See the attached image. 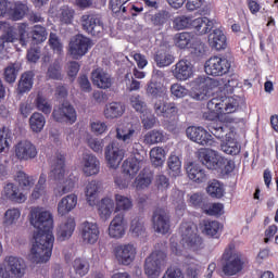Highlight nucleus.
I'll return each mask as SVG.
<instances>
[{"label": "nucleus", "instance_id": "39448f33", "mask_svg": "<svg viewBox=\"0 0 278 278\" xmlns=\"http://www.w3.org/2000/svg\"><path fill=\"white\" fill-rule=\"evenodd\" d=\"M222 270L226 277H233L242 273L244 268V261L242 253L236 250V245L229 244L222 255Z\"/></svg>", "mask_w": 278, "mask_h": 278}, {"label": "nucleus", "instance_id": "cd10ccee", "mask_svg": "<svg viewBox=\"0 0 278 278\" xmlns=\"http://www.w3.org/2000/svg\"><path fill=\"white\" fill-rule=\"evenodd\" d=\"M91 80L93 86L101 88L102 90H108L112 88V76L108 74L103 68L93 70L91 73Z\"/></svg>", "mask_w": 278, "mask_h": 278}, {"label": "nucleus", "instance_id": "680f3d73", "mask_svg": "<svg viewBox=\"0 0 278 278\" xmlns=\"http://www.w3.org/2000/svg\"><path fill=\"white\" fill-rule=\"evenodd\" d=\"M10 142H12V130L8 127H2L0 129V153L10 148Z\"/></svg>", "mask_w": 278, "mask_h": 278}, {"label": "nucleus", "instance_id": "0eeeda50", "mask_svg": "<svg viewBox=\"0 0 278 278\" xmlns=\"http://www.w3.org/2000/svg\"><path fill=\"white\" fill-rule=\"evenodd\" d=\"M165 266L166 253L162 250H155L144 261V275L148 278H160Z\"/></svg>", "mask_w": 278, "mask_h": 278}, {"label": "nucleus", "instance_id": "4468645a", "mask_svg": "<svg viewBox=\"0 0 278 278\" xmlns=\"http://www.w3.org/2000/svg\"><path fill=\"white\" fill-rule=\"evenodd\" d=\"M186 134L189 140L202 147H212L214 144V137L201 126H189L186 129Z\"/></svg>", "mask_w": 278, "mask_h": 278}, {"label": "nucleus", "instance_id": "ddd939ff", "mask_svg": "<svg viewBox=\"0 0 278 278\" xmlns=\"http://www.w3.org/2000/svg\"><path fill=\"white\" fill-rule=\"evenodd\" d=\"M140 134V122L135 124L127 123V124H119L116 127V138L125 144H129L134 142L138 135Z\"/></svg>", "mask_w": 278, "mask_h": 278}, {"label": "nucleus", "instance_id": "2f4dec72", "mask_svg": "<svg viewBox=\"0 0 278 278\" xmlns=\"http://www.w3.org/2000/svg\"><path fill=\"white\" fill-rule=\"evenodd\" d=\"M14 181L17 184V187L24 194L25 192H29V190H31L36 185V178L23 170L15 174Z\"/></svg>", "mask_w": 278, "mask_h": 278}, {"label": "nucleus", "instance_id": "ea45409f", "mask_svg": "<svg viewBox=\"0 0 278 278\" xmlns=\"http://www.w3.org/2000/svg\"><path fill=\"white\" fill-rule=\"evenodd\" d=\"M202 233L210 236L211 238H220L218 232L222 229L220 223L217 220L205 219L201 223Z\"/></svg>", "mask_w": 278, "mask_h": 278}, {"label": "nucleus", "instance_id": "0e129e2a", "mask_svg": "<svg viewBox=\"0 0 278 278\" xmlns=\"http://www.w3.org/2000/svg\"><path fill=\"white\" fill-rule=\"evenodd\" d=\"M169 91L173 99H184V97H188V88L179 83L173 84Z\"/></svg>", "mask_w": 278, "mask_h": 278}, {"label": "nucleus", "instance_id": "c756f323", "mask_svg": "<svg viewBox=\"0 0 278 278\" xmlns=\"http://www.w3.org/2000/svg\"><path fill=\"white\" fill-rule=\"evenodd\" d=\"M208 46L211 49H215L216 51H223L227 49V36L220 28L214 29L208 35Z\"/></svg>", "mask_w": 278, "mask_h": 278}, {"label": "nucleus", "instance_id": "603ef678", "mask_svg": "<svg viewBox=\"0 0 278 278\" xmlns=\"http://www.w3.org/2000/svg\"><path fill=\"white\" fill-rule=\"evenodd\" d=\"M154 61L159 68L170 66L175 62V56L167 51H157L154 55Z\"/></svg>", "mask_w": 278, "mask_h": 278}, {"label": "nucleus", "instance_id": "c03bdc74", "mask_svg": "<svg viewBox=\"0 0 278 278\" xmlns=\"http://www.w3.org/2000/svg\"><path fill=\"white\" fill-rule=\"evenodd\" d=\"M45 125H47V118L41 113L35 112L29 117V127L34 134H40L45 129Z\"/></svg>", "mask_w": 278, "mask_h": 278}, {"label": "nucleus", "instance_id": "473e14b6", "mask_svg": "<svg viewBox=\"0 0 278 278\" xmlns=\"http://www.w3.org/2000/svg\"><path fill=\"white\" fill-rule=\"evenodd\" d=\"M197 39V35L190 31L177 33L174 36V45L178 49H190L191 45Z\"/></svg>", "mask_w": 278, "mask_h": 278}, {"label": "nucleus", "instance_id": "3c124183", "mask_svg": "<svg viewBox=\"0 0 278 278\" xmlns=\"http://www.w3.org/2000/svg\"><path fill=\"white\" fill-rule=\"evenodd\" d=\"M150 160L153 166H164V162H166V150L162 147L152 148L150 151Z\"/></svg>", "mask_w": 278, "mask_h": 278}, {"label": "nucleus", "instance_id": "c85d7f7f", "mask_svg": "<svg viewBox=\"0 0 278 278\" xmlns=\"http://www.w3.org/2000/svg\"><path fill=\"white\" fill-rule=\"evenodd\" d=\"M75 227L77 224L75 223V217H67L58 228L56 238L60 242H64V240H68L73 233L75 232Z\"/></svg>", "mask_w": 278, "mask_h": 278}, {"label": "nucleus", "instance_id": "f704fd0d", "mask_svg": "<svg viewBox=\"0 0 278 278\" xmlns=\"http://www.w3.org/2000/svg\"><path fill=\"white\" fill-rule=\"evenodd\" d=\"M125 114V106L121 102H111L104 108V117L109 121L121 118Z\"/></svg>", "mask_w": 278, "mask_h": 278}, {"label": "nucleus", "instance_id": "a211bd4d", "mask_svg": "<svg viewBox=\"0 0 278 278\" xmlns=\"http://www.w3.org/2000/svg\"><path fill=\"white\" fill-rule=\"evenodd\" d=\"M80 236L85 244H97L99 236H101L99 224L88 220L84 222L80 225Z\"/></svg>", "mask_w": 278, "mask_h": 278}, {"label": "nucleus", "instance_id": "423d86ee", "mask_svg": "<svg viewBox=\"0 0 278 278\" xmlns=\"http://www.w3.org/2000/svg\"><path fill=\"white\" fill-rule=\"evenodd\" d=\"M208 131L215 136L217 139L226 138V142L222 144V151L227 155H238L240 153V143L233 138H231L232 134L227 132L229 128L224 123H210L207 125Z\"/></svg>", "mask_w": 278, "mask_h": 278}, {"label": "nucleus", "instance_id": "8fccbe9b", "mask_svg": "<svg viewBox=\"0 0 278 278\" xmlns=\"http://www.w3.org/2000/svg\"><path fill=\"white\" fill-rule=\"evenodd\" d=\"M36 110L42 112V114L49 115L53 111V104L42 93H38L34 101Z\"/></svg>", "mask_w": 278, "mask_h": 278}, {"label": "nucleus", "instance_id": "9b49d317", "mask_svg": "<svg viewBox=\"0 0 278 278\" xmlns=\"http://www.w3.org/2000/svg\"><path fill=\"white\" fill-rule=\"evenodd\" d=\"M113 255L119 266H129L134 264L138 249L131 243H122L114 248Z\"/></svg>", "mask_w": 278, "mask_h": 278}, {"label": "nucleus", "instance_id": "4d7b16f0", "mask_svg": "<svg viewBox=\"0 0 278 278\" xmlns=\"http://www.w3.org/2000/svg\"><path fill=\"white\" fill-rule=\"evenodd\" d=\"M189 49L191 55H193V58H197L198 60H201V58H205V53H207L205 43L197 38L191 43V47H189Z\"/></svg>", "mask_w": 278, "mask_h": 278}, {"label": "nucleus", "instance_id": "72a5a7b5", "mask_svg": "<svg viewBox=\"0 0 278 278\" xmlns=\"http://www.w3.org/2000/svg\"><path fill=\"white\" fill-rule=\"evenodd\" d=\"M101 192V184L97 180H91L87 184L85 188L86 201L89 205H97V199Z\"/></svg>", "mask_w": 278, "mask_h": 278}, {"label": "nucleus", "instance_id": "2eb2a0df", "mask_svg": "<svg viewBox=\"0 0 278 278\" xmlns=\"http://www.w3.org/2000/svg\"><path fill=\"white\" fill-rule=\"evenodd\" d=\"M152 227L156 233L166 236L170 231V215L164 208H156L152 215Z\"/></svg>", "mask_w": 278, "mask_h": 278}, {"label": "nucleus", "instance_id": "6e6552de", "mask_svg": "<svg viewBox=\"0 0 278 278\" xmlns=\"http://www.w3.org/2000/svg\"><path fill=\"white\" fill-rule=\"evenodd\" d=\"M197 225H194L192 222L181 224L180 242L185 249H190V251H199V248L203 244V240L197 233Z\"/></svg>", "mask_w": 278, "mask_h": 278}, {"label": "nucleus", "instance_id": "f8f14e48", "mask_svg": "<svg viewBox=\"0 0 278 278\" xmlns=\"http://www.w3.org/2000/svg\"><path fill=\"white\" fill-rule=\"evenodd\" d=\"M198 160L206 166L208 170H218L223 168L224 159L216 152V150L210 148H202L198 151Z\"/></svg>", "mask_w": 278, "mask_h": 278}, {"label": "nucleus", "instance_id": "13d9d810", "mask_svg": "<svg viewBox=\"0 0 278 278\" xmlns=\"http://www.w3.org/2000/svg\"><path fill=\"white\" fill-rule=\"evenodd\" d=\"M17 36L15 42L18 40L22 47H27V42H29V24L20 23L17 25Z\"/></svg>", "mask_w": 278, "mask_h": 278}, {"label": "nucleus", "instance_id": "79ce46f5", "mask_svg": "<svg viewBox=\"0 0 278 278\" xmlns=\"http://www.w3.org/2000/svg\"><path fill=\"white\" fill-rule=\"evenodd\" d=\"M214 27V22L210 21L207 17H197L193 18L192 29H195L198 34L201 36L208 34V31H212V28Z\"/></svg>", "mask_w": 278, "mask_h": 278}, {"label": "nucleus", "instance_id": "aec40b11", "mask_svg": "<svg viewBox=\"0 0 278 278\" xmlns=\"http://www.w3.org/2000/svg\"><path fill=\"white\" fill-rule=\"evenodd\" d=\"M79 166L86 177H92V175H99L101 161L94 154L85 153L80 159Z\"/></svg>", "mask_w": 278, "mask_h": 278}, {"label": "nucleus", "instance_id": "6e6d98bb", "mask_svg": "<svg viewBox=\"0 0 278 278\" xmlns=\"http://www.w3.org/2000/svg\"><path fill=\"white\" fill-rule=\"evenodd\" d=\"M31 40L36 45H40L47 40L49 33H47V28L41 25H35L31 29Z\"/></svg>", "mask_w": 278, "mask_h": 278}, {"label": "nucleus", "instance_id": "412c9836", "mask_svg": "<svg viewBox=\"0 0 278 278\" xmlns=\"http://www.w3.org/2000/svg\"><path fill=\"white\" fill-rule=\"evenodd\" d=\"M127 231V224L125 223V215L118 213L113 217L109 225L108 233L109 237L113 240H121V238H125V233Z\"/></svg>", "mask_w": 278, "mask_h": 278}, {"label": "nucleus", "instance_id": "20e7f679", "mask_svg": "<svg viewBox=\"0 0 278 278\" xmlns=\"http://www.w3.org/2000/svg\"><path fill=\"white\" fill-rule=\"evenodd\" d=\"M238 100L236 98H213L206 104V112L203 114L206 121L211 123H222L218 119L226 121V123H235L236 121L229 117L238 110ZM218 118V119H217Z\"/></svg>", "mask_w": 278, "mask_h": 278}, {"label": "nucleus", "instance_id": "bb28decb", "mask_svg": "<svg viewBox=\"0 0 278 278\" xmlns=\"http://www.w3.org/2000/svg\"><path fill=\"white\" fill-rule=\"evenodd\" d=\"M142 164H144V161L136 156H130L123 162L122 170L124 175H127V177H129L130 179H135L136 175L140 173V168H142Z\"/></svg>", "mask_w": 278, "mask_h": 278}, {"label": "nucleus", "instance_id": "bf43d9fd", "mask_svg": "<svg viewBox=\"0 0 278 278\" xmlns=\"http://www.w3.org/2000/svg\"><path fill=\"white\" fill-rule=\"evenodd\" d=\"M18 71H21V63L20 62H15V63L10 64L4 70V79H5V81H8V84H14V81H16Z\"/></svg>", "mask_w": 278, "mask_h": 278}, {"label": "nucleus", "instance_id": "58836bf2", "mask_svg": "<svg viewBox=\"0 0 278 278\" xmlns=\"http://www.w3.org/2000/svg\"><path fill=\"white\" fill-rule=\"evenodd\" d=\"M168 135L164 130L153 129L148 131L143 137L146 144H160V142H166Z\"/></svg>", "mask_w": 278, "mask_h": 278}, {"label": "nucleus", "instance_id": "338daca9", "mask_svg": "<svg viewBox=\"0 0 278 278\" xmlns=\"http://www.w3.org/2000/svg\"><path fill=\"white\" fill-rule=\"evenodd\" d=\"M131 236H144V222L140 218H135L131 220L130 229H129Z\"/></svg>", "mask_w": 278, "mask_h": 278}, {"label": "nucleus", "instance_id": "f257e3e1", "mask_svg": "<svg viewBox=\"0 0 278 278\" xmlns=\"http://www.w3.org/2000/svg\"><path fill=\"white\" fill-rule=\"evenodd\" d=\"M30 225L34 231V244L30 250L29 260L34 264H45L51 260L53 253V214L42 207H34L30 211Z\"/></svg>", "mask_w": 278, "mask_h": 278}, {"label": "nucleus", "instance_id": "49530a36", "mask_svg": "<svg viewBox=\"0 0 278 278\" xmlns=\"http://www.w3.org/2000/svg\"><path fill=\"white\" fill-rule=\"evenodd\" d=\"M21 220V208L12 207L4 212L3 226L14 227Z\"/></svg>", "mask_w": 278, "mask_h": 278}, {"label": "nucleus", "instance_id": "4be33fe9", "mask_svg": "<svg viewBox=\"0 0 278 278\" xmlns=\"http://www.w3.org/2000/svg\"><path fill=\"white\" fill-rule=\"evenodd\" d=\"M37 155L38 149H36V146H34L31 141H20L15 146V157H17L20 162H27L29 160H34Z\"/></svg>", "mask_w": 278, "mask_h": 278}, {"label": "nucleus", "instance_id": "9d476101", "mask_svg": "<svg viewBox=\"0 0 278 278\" xmlns=\"http://www.w3.org/2000/svg\"><path fill=\"white\" fill-rule=\"evenodd\" d=\"M91 48L92 41L90 38L84 35H76L70 41L68 53L73 60H81Z\"/></svg>", "mask_w": 278, "mask_h": 278}, {"label": "nucleus", "instance_id": "5701e85b", "mask_svg": "<svg viewBox=\"0 0 278 278\" xmlns=\"http://www.w3.org/2000/svg\"><path fill=\"white\" fill-rule=\"evenodd\" d=\"M192 73V63L188 60H180L172 67V75L177 81H188Z\"/></svg>", "mask_w": 278, "mask_h": 278}, {"label": "nucleus", "instance_id": "6ab92c4d", "mask_svg": "<svg viewBox=\"0 0 278 278\" xmlns=\"http://www.w3.org/2000/svg\"><path fill=\"white\" fill-rule=\"evenodd\" d=\"M83 29L91 36H99L103 34V22H101V16L97 14H85L80 18Z\"/></svg>", "mask_w": 278, "mask_h": 278}, {"label": "nucleus", "instance_id": "5fc2aeb1", "mask_svg": "<svg viewBox=\"0 0 278 278\" xmlns=\"http://www.w3.org/2000/svg\"><path fill=\"white\" fill-rule=\"evenodd\" d=\"M25 14H27V5L21 2H12V8L10 11V18L13 21H21Z\"/></svg>", "mask_w": 278, "mask_h": 278}, {"label": "nucleus", "instance_id": "a878e982", "mask_svg": "<svg viewBox=\"0 0 278 278\" xmlns=\"http://www.w3.org/2000/svg\"><path fill=\"white\" fill-rule=\"evenodd\" d=\"M78 201L79 198L75 193H70L63 197L58 203L59 216H66V214H71V212L77 207Z\"/></svg>", "mask_w": 278, "mask_h": 278}, {"label": "nucleus", "instance_id": "37998d69", "mask_svg": "<svg viewBox=\"0 0 278 278\" xmlns=\"http://www.w3.org/2000/svg\"><path fill=\"white\" fill-rule=\"evenodd\" d=\"M192 25H194V17L192 15H179L173 21V27L176 31L192 29Z\"/></svg>", "mask_w": 278, "mask_h": 278}, {"label": "nucleus", "instance_id": "7ed1b4c3", "mask_svg": "<svg viewBox=\"0 0 278 278\" xmlns=\"http://www.w3.org/2000/svg\"><path fill=\"white\" fill-rule=\"evenodd\" d=\"M50 164V177L54 181H58V186L54 189L55 194L62 197L63 194L73 192L75 184H77V178L66 170V156L61 152H56L51 159Z\"/></svg>", "mask_w": 278, "mask_h": 278}, {"label": "nucleus", "instance_id": "09e8293b", "mask_svg": "<svg viewBox=\"0 0 278 278\" xmlns=\"http://www.w3.org/2000/svg\"><path fill=\"white\" fill-rule=\"evenodd\" d=\"M16 42V35L9 31L0 37V60H8V45Z\"/></svg>", "mask_w": 278, "mask_h": 278}, {"label": "nucleus", "instance_id": "c9c22d12", "mask_svg": "<svg viewBox=\"0 0 278 278\" xmlns=\"http://www.w3.org/2000/svg\"><path fill=\"white\" fill-rule=\"evenodd\" d=\"M114 212V200L112 198H103L98 203V214L102 220H109Z\"/></svg>", "mask_w": 278, "mask_h": 278}, {"label": "nucleus", "instance_id": "a18cd8bd", "mask_svg": "<svg viewBox=\"0 0 278 278\" xmlns=\"http://www.w3.org/2000/svg\"><path fill=\"white\" fill-rule=\"evenodd\" d=\"M206 192L212 199H223L225 197V185L218 180H212L206 187Z\"/></svg>", "mask_w": 278, "mask_h": 278}, {"label": "nucleus", "instance_id": "f3484780", "mask_svg": "<svg viewBox=\"0 0 278 278\" xmlns=\"http://www.w3.org/2000/svg\"><path fill=\"white\" fill-rule=\"evenodd\" d=\"M104 155L108 166L116 170V168L121 166V162H123L125 157V150L118 148V142L112 141L105 148Z\"/></svg>", "mask_w": 278, "mask_h": 278}, {"label": "nucleus", "instance_id": "393cba45", "mask_svg": "<svg viewBox=\"0 0 278 278\" xmlns=\"http://www.w3.org/2000/svg\"><path fill=\"white\" fill-rule=\"evenodd\" d=\"M154 112L156 116H162L163 118H175L179 112V109L175 102H164L162 100H157L154 103Z\"/></svg>", "mask_w": 278, "mask_h": 278}, {"label": "nucleus", "instance_id": "e433bc0d", "mask_svg": "<svg viewBox=\"0 0 278 278\" xmlns=\"http://www.w3.org/2000/svg\"><path fill=\"white\" fill-rule=\"evenodd\" d=\"M34 77L35 74L31 71L22 74L17 85L18 94H25V92H29L34 88Z\"/></svg>", "mask_w": 278, "mask_h": 278}, {"label": "nucleus", "instance_id": "7c9ffc66", "mask_svg": "<svg viewBox=\"0 0 278 278\" xmlns=\"http://www.w3.org/2000/svg\"><path fill=\"white\" fill-rule=\"evenodd\" d=\"M4 262L7 263V266L11 274L14 275V277L21 278L25 275V268L27 266L25 265V261L18 256H7Z\"/></svg>", "mask_w": 278, "mask_h": 278}, {"label": "nucleus", "instance_id": "e2e57ef3", "mask_svg": "<svg viewBox=\"0 0 278 278\" xmlns=\"http://www.w3.org/2000/svg\"><path fill=\"white\" fill-rule=\"evenodd\" d=\"M50 49L54 53H58L59 55L64 51V45L62 43V40H60V37L55 33H50L49 40H48Z\"/></svg>", "mask_w": 278, "mask_h": 278}, {"label": "nucleus", "instance_id": "b1692460", "mask_svg": "<svg viewBox=\"0 0 278 278\" xmlns=\"http://www.w3.org/2000/svg\"><path fill=\"white\" fill-rule=\"evenodd\" d=\"M3 197L11 203H25L27 194L24 193L14 182H7L3 187Z\"/></svg>", "mask_w": 278, "mask_h": 278}, {"label": "nucleus", "instance_id": "774afa93", "mask_svg": "<svg viewBox=\"0 0 278 278\" xmlns=\"http://www.w3.org/2000/svg\"><path fill=\"white\" fill-rule=\"evenodd\" d=\"M59 18L61 23H64L65 25H71V23H73V20L75 18V10L68 7H63L61 9Z\"/></svg>", "mask_w": 278, "mask_h": 278}, {"label": "nucleus", "instance_id": "a19ab883", "mask_svg": "<svg viewBox=\"0 0 278 278\" xmlns=\"http://www.w3.org/2000/svg\"><path fill=\"white\" fill-rule=\"evenodd\" d=\"M187 175L191 181H195V184H203V181H207V175L205 174V169H203L199 165H190L187 167Z\"/></svg>", "mask_w": 278, "mask_h": 278}, {"label": "nucleus", "instance_id": "de8ad7c7", "mask_svg": "<svg viewBox=\"0 0 278 278\" xmlns=\"http://www.w3.org/2000/svg\"><path fill=\"white\" fill-rule=\"evenodd\" d=\"M167 167L173 177H179V175H181V156L172 152L167 159Z\"/></svg>", "mask_w": 278, "mask_h": 278}, {"label": "nucleus", "instance_id": "f03ea898", "mask_svg": "<svg viewBox=\"0 0 278 278\" xmlns=\"http://www.w3.org/2000/svg\"><path fill=\"white\" fill-rule=\"evenodd\" d=\"M192 99L195 101H205L213 94V90L218 88L224 94H231L235 88H238V79L236 78H222L214 79L205 75L197 77L192 83Z\"/></svg>", "mask_w": 278, "mask_h": 278}, {"label": "nucleus", "instance_id": "052dcab7", "mask_svg": "<svg viewBox=\"0 0 278 278\" xmlns=\"http://www.w3.org/2000/svg\"><path fill=\"white\" fill-rule=\"evenodd\" d=\"M73 268L76 275L79 277H86V274L90 271V263L86 258H76L73 262Z\"/></svg>", "mask_w": 278, "mask_h": 278}, {"label": "nucleus", "instance_id": "dca6fc26", "mask_svg": "<svg viewBox=\"0 0 278 278\" xmlns=\"http://www.w3.org/2000/svg\"><path fill=\"white\" fill-rule=\"evenodd\" d=\"M52 117L56 123H70V125H73L77 121V112L73 105L65 102L53 109Z\"/></svg>", "mask_w": 278, "mask_h": 278}, {"label": "nucleus", "instance_id": "1a4fd4ad", "mask_svg": "<svg viewBox=\"0 0 278 278\" xmlns=\"http://www.w3.org/2000/svg\"><path fill=\"white\" fill-rule=\"evenodd\" d=\"M231 68V61L225 56H212L204 64L206 75L220 77L227 75Z\"/></svg>", "mask_w": 278, "mask_h": 278}, {"label": "nucleus", "instance_id": "864d4df0", "mask_svg": "<svg viewBox=\"0 0 278 278\" xmlns=\"http://www.w3.org/2000/svg\"><path fill=\"white\" fill-rule=\"evenodd\" d=\"M146 92L150 97H154L155 99H157V97H164V94H166V87L162 83H155L153 80H150L147 86Z\"/></svg>", "mask_w": 278, "mask_h": 278}, {"label": "nucleus", "instance_id": "4c0bfd02", "mask_svg": "<svg viewBox=\"0 0 278 278\" xmlns=\"http://www.w3.org/2000/svg\"><path fill=\"white\" fill-rule=\"evenodd\" d=\"M115 212H129L134 207V200L131 197L123 195L121 193H115Z\"/></svg>", "mask_w": 278, "mask_h": 278}, {"label": "nucleus", "instance_id": "69168bd1", "mask_svg": "<svg viewBox=\"0 0 278 278\" xmlns=\"http://www.w3.org/2000/svg\"><path fill=\"white\" fill-rule=\"evenodd\" d=\"M134 186L137 190L149 188V186H151V175L141 172L138 177H136Z\"/></svg>", "mask_w": 278, "mask_h": 278}]
</instances>
